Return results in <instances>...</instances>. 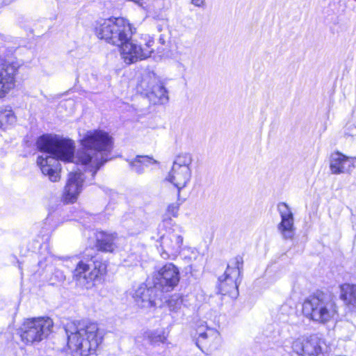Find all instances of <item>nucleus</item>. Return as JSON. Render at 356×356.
<instances>
[{
    "mask_svg": "<svg viewBox=\"0 0 356 356\" xmlns=\"http://www.w3.org/2000/svg\"><path fill=\"white\" fill-rule=\"evenodd\" d=\"M191 178V170L177 168L172 166L166 179L172 184L178 190V196L181 189L185 188Z\"/></svg>",
    "mask_w": 356,
    "mask_h": 356,
    "instance_id": "nucleus-19",
    "label": "nucleus"
},
{
    "mask_svg": "<svg viewBox=\"0 0 356 356\" xmlns=\"http://www.w3.org/2000/svg\"><path fill=\"white\" fill-rule=\"evenodd\" d=\"M84 175L81 172H70L63 193L64 201L72 203L77 199L82 190Z\"/></svg>",
    "mask_w": 356,
    "mask_h": 356,
    "instance_id": "nucleus-18",
    "label": "nucleus"
},
{
    "mask_svg": "<svg viewBox=\"0 0 356 356\" xmlns=\"http://www.w3.org/2000/svg\"><path fill=\"white\" fill-rule=\"evenodd\" d=\"M180 280L179 270L172 263H168L154 273L152 277V284L156 291L162 296L164 293L172 291Z\"/></svg>",
    "mask_w": 356,
    "mask_h": 356,
    "instance_id": "nucleus-11",
    "label": "nucleus"
},
{
    "mask_svg": "<svg viewBox=\"0 0 356 356\" xmlns=\"http://www.w3.org/2000/svg\"><path fill=\"white\" fill-rule=\"evenodd\" d=\"M16 122L13 111L8 108H0V128L6 129Z\"/></svg>",
    "mask_w": 356,
    "mask_h": 356,
    "instance_id": "nucleus-23",
    "label": "nucleus"
},
{
    "mask_svg": "<svg viewBox=\"0 0 356 356\" xmlns=\"http://www.w3.org/2000/svg\"><path fill=\"white\" fill-rule=\"evenodd\" d=\"M20 65L16 58H0V98L14 86L15 76Z\"/></svg>",
    "mask_w": 356,
    "mask_h": 356,
    "instance_id": "nucleus-13",
    "label": "nucleus"
},
{
    "mask_svg": "<svg viewBox=\"0 0 356 356\" xmlns=\"http://www.w3.org/2000/svg\"><path fill=\"white\" fill-rule=\"evenodd\" d=\"M106 273V264L96 257L87 261H80L74 270V277L80 285L90 289Z\"/></svg>",
    "mask_w": 356,
    "mask_h": 356,
    "instance_id": "nucleus-6",
    "label": "nucleus"
},
{
    "mask_svg": "<svg viewBox=\"0 0 356 356\" xmlns=\"http://www.w3.org/2000/svg\"><path fill=\"white\" fill-rule=\"evenodd\" d=\"M136 233H137V232H135V231L131 232V234H136Z\"/></svg>",
    "mask_w": 356,
    "mask_h": 356,
    "instance_id": "nucleus-34",
    "label": "nucleus"
},
{
    "mask_svg": "<svg viewBox=\"0 0 356 356\" xmlns=\"http://www.w3.org/2000/svg\"><path fill=\"white\" fill-rule=\"evenodd\" d=\"M183 299L179 295L172 296L168 301V305L170 310L177 312L181 307Z\"/></svg>",
    "mask_w": 356,
    "mask_h": 356,
    "instance_id": "nucleus-27",
    "label": "nucleus"
},
{
    "mask_svg": "<svg viewBox=\"0 0 356 356\" xmlns=\"http://www.w3.org/2000/svg\"><path fill=\"white\" fill-rule=\"evenodd\" d=\"M11 2V0H0V6L8 4Z\"/></svg>",
    "mask_w": 356,
    "mask_h": 356,
    "instance_id": "nucleus-33",
    "label": "nucleus"
},
{
    "mask_svg": "<svg viewBox=\"0 0 356 356\" xmlns=\"http://www.w3.org/2000/svg\"><path fill=\"white\" fill-rule=\"evenodd\" d=\"M348 131L346 134L350 136H356V127L353 125H350L348 127Z\"/></svg>",
    "mask_w": 356,
    "mask_h": 356,
    "instance_id": "nucleus-30",
    "label": "nucleus"
},
{
    "mask_svg": "<svg viewBox=\"0 0 356 356\" xmlns=\"http://www.w3.org/2000/svg\"><path fill=\"white\" fill-rule=\"evenodd\" d=\"M137 90L145 95L154 104H165L169 99L163 83L154 74L143 76L137 85Z\"/></svg>",
    "mask_w": 356,
    "mask_h": 356,
    "instance_id": "nucleus-10",
    "label": "nucleus"
},
{
    "mask_svg": "<svg viewBox=\"0 0 356 356\" xmlns=\"http://www.w3.org/2000/svg\"><path fill=\"white\" fill-rule=\"evenodd\" d=\"M161 295L152 286L140 285L133 293L136 303L140 307H150L154 304L156 298L161 299Z\"/></svg>",
    "mask_w": 356,
    "mask_h": 356,
    "instance_id": "nucleus-17",
    "label": "nucleus"
},
{
    "mask_svg": "<svg viewBox=\"0 0 356 356\" xmlns=\"http://www.w3.org/2000/svg\"><path fill=\"white\" fill-rule=\"evenodd\" d=\"M193 156L189 153H181L178 154L173 161L172 167L191 170Z\"/></svg>",
    "mask_w": 356,
    "mask_h": 356,
    "instance_id": "nucleus-24",
    "label": "nucleus"
},
{
    "mask_svg": "<svg viewBox=\"0 0 356 356\" xmlns=\"http://www.w3.org/2000/svg\"><path fill=\"white\" fill-rule=\"evenodd\" d=\"M183 234L179 227L167 232L160 237V248L158 250L161 257L164 259H175L183 248Z\"/></svg>",
    "mask_w": 356,
    "mask_h": 356,
    "instance_id": "nucleus-12",
    "label": "nucleus"
},
{
    "mask_svg": "<svg viewBox=\"0 0 356 356\" xmlns=\"http://www.w3.org/2000/svg\"><path fill=\"white\" fill-rule=\"evenodd\" d=\"M37 147L42 152L37 164L42 172L51 181L60 179L59 161L72 162L74 158L75 145L72 140L57 135H43L37 140Z\"/></svg>",
    "mask_w": 356,
    "mask_h": 356,
    "instance_id": "nucleus-1",
    "label": "nucleus"
},
{
    "mask_svg": "<svg viewBox=\"0 0 356 356\" xmlns=\"http://www.w3.org/2000/svg\"><path fill=\"white\" fill-rule=\"evenodd\" d=\"M337 313L335 302L327 296L320 293L310 296L302 304V314L314 322L325 324Z\"/></svg>",
    "mask_w": 356,
    "mask_h": 356,
    "instance_id": "nucleus-5",
    "label": "nucleus"
},
{
    "mask_svg": "<svg viewBox=\"0 0 356 356\" xmlns=\"http://www.w3.org/2000/svg\"><path fill=\"white\" fill-rule=\"evenodd\" d=\"M80 144L81 147L78 149L75 158L78 163L88 166L94 177L101 166L111 159L113 138L104 130L93 129L84 134Z\"/></svg>",
    "mask_w": 356,
    "mask_h": 356,
    "instance_id": "nucleus-2",
    "label": "nucleus"
},
{
    "mask_svg": "<svg viewBox=\"0 0 356 356\" xmlns=\"http://www.w3.org/2000/svg\"><path fill=\"white\" fill-rule=\"evenodd\" d=\"M277 210L281 217V222L277 225V229L284 239H292L295 234L294 218L292 211L285 202L278 203Z\"/></svg>",
    "mask_w": 356,
    "mask_h": 356,
    "instance_id": "nucleus-15",
    "label": "nucleus"
},
{
    "mask_svg": "<svg viewBox=\"0 0 356 356\" xmlns=\"http://www.w3.org/2000/svg\"><path fill=\"white\" fill-rule=\"evenodd\" d=\"M198 338L197 339L196 345L197 346L202 350V346L207 345L206 341L209 339L216 338L218 335V332L216 330L207 328L206 332L202 331L200 328L197 331Z\"/></svg>",
    "mask_w": 356,
    "mask_h": 356,
    "instance_id": "nucleus-25",
    "label": "nucleus"
},
{
    "mask_svg": "<svg viewBox=\"0 0 356 356\" xmlns=\"http://www.w3.org/2000/svg\"><path fill=\"white\" fill-rule=\"evenodd\" d=\"M65 330L69 348L81 356L94 353L102 341L103 336L95 323H70Z\"/></svg>",
    "mask_w": 356,
    "mask_h": 356,
    "instance_id": "nucleus-3",
    "label": "nucleus"
},
{
    "mask_svg": "<svg viewBox=\"0 0 356 356\" xmlns=\"http://www.w3.org/2000/svg\"><path fill=\"white\" fill-rule=\"evenodd\" d=\"M356 157L347 156L345 154L335 152L330 156V168L332 174H350L355 168Z\"/></svg>",
    "mask_w": 356,
    "mask_h": 356,
    "instance_id": "nucleus-16",
    "label": "nucleus"
},
{
    "mask_svg": "<svg viewBox=\"0 0 356 356\" xmlns=\"http://www.w3.org/2000/svg\"><path fill=\"white\" fill-rule=\"evenodd\" d=\"M180 203L178 202L171 203L167 208V213L172 217H177L179 210Z\"/></svg>",
    "mask_w": 356,
    "mask_h": 356,
    "instance_id": "nucleus-28",
    "label": "nucleus"
},
{
    "mask_svg": "<svg viewBox=\"0 0 356 356\" xmlns=\"http://www.w3.org/2000/svg\"><path fill=\"white\" fill-rule=\"evenodd\" d=\"M325 341L318 334L298 338L292 344L293 350L300 356H322Z\"/></svg>",
    "mask_w": 356,
    "mask_h": 356,
    "instance_id": "nucleus-14",
    "label": "nucleus"
},
{
    "mask_svg": "<svg viewBox=\"0 0 356 356\" xmlns=\"http://www.w3.org/2000/svg\"><path fill=\"white\" fill-rule=\"evenodd\" d=\"M243 259L240 255L232 259L227 265L224 275L218 278V292L228 295L232 298H236L238 295V279L243 269Z\"/></svg>",
    "mask_w": 356,
    "mask_h": 356,
    "instance_id": "nucleus-9",
    "label": "nucleus"
},
{
    "mask_svg": "<svg viewBox=\"0 0 356 356\" xmlns=\"http://www.w3.org/2000/svg\"><path fill=\"white\" fill-rule=\"evenodd\" d=\"M204 0H192V3L196 6H201L204 4Z\"/></svg>",
    "mask_w": 356,
    "mask_h": 356,
    "instance_id": "nucleus-32",
    "label": "nucleus"
},
{
    "mask_svg": "<svg viewBox=\"0 0 356 356\" xmlns=\"http://www.w3.org/2000/svg\"><path fill=\"white\" fill-rule=\"evenodd\" d=\"M147 337L152 345L156 346L160 343H165L167 341V336L164 331H152L147 333Z\"/></svg>",
    "mask_w": 356,
    "mask_h": 356,
    "instance_id": "nucleus-26",
    "label": "nucleus"
},
{
    "mask_svg": "<svg viewBox=\"0 0 356 356\" xmlns=\"http://www.w3.org/2000/svg\"><path fill=\"white\" fill-rule=\"evenodd\" d=\"M280 312L281 314L289 316L293 312V308L289 304L284 303L281 306L280 309Z\"/></svg>",
    "mask_w": 356,
    "mask_h": 356,
    "instance_id": "nucleus-29",
    "label": "nucleus"
},
{
    "mask_svg": "<svg viewBox=\"0 0 356 356\" xmlns=\"http://www.w3.org/2000/svg\"><path fill=\"white\" fill-rule=\"evenodd\" d=\"M154 40L149 35H143L138 40H127L121 47V56L127 64L150 57L154 52Z\"/></svg>",
    "mask_w": 356,
    "mask_h": 356,
    "instance_id": "nucleus-7",
    "label": "nucleus"
},
{
    "mask_svg": "<svg viewBox=\"0 0 356 356\" xmlns=\"http://www.w3.org/2000/svg\"><path fill=\"white\" fill-rule=\"evenodd\" d=\"M340 297L350 310L356 311V285L343 284L341 286Z\"/></svg>",
    "mask_w": 356,
    "mask_h": 356,
    "instance_id": "nucleus-21",
    "label": "nucleus"
},
{
    "mask_svg": "<svg viewBox=\"0 0 356 356\" xmlns=\"http://www.w3.org/2000/svg\"><path fill=\"white\" fill-rule=\"evenodd\" d=\"M52 327L53 321L49 317L27 319L19 329L18 333L22 341L27 344L33 343L46 338Z\"/></svg>",
    "mask_w": 356,
    "mask_h": 356,
    "instance_id": "nucleus-8",
    "label": "nucleus"
},
{
    "mask_svg": "<svg viewBox=\"0 0 356 356\" xmlns=\"http://www.w3.org/2000/svg\"><path fill=\"white\" fill-rule=\"evenodd\" d=\"M55 276H56L58 278L59 281H63L65 280V276L61 271L56 270L55 272Z\"/></svg>",
    "mask_w": 356,
    "mask_h": 356,
    "instance_id": "nucleus-31",
    "label": "nucleus"
},
{
    "mask_svg": "<svg viewBox=\"0 0 356 356\" xmlns=\"http://www.w3.org/2000/svg\"><path fill=\"white\" fill-rule=\"evenodd\" d=\"M155 163H157V161L148 156H137L134 160L129 161L132 171L138 175L143 174L145 168L149 165Z\"/></svg>",
    "mask_w": 356,
    "mask_h": 356,
    "instance_id": "nucleus-22",
    "label": "nucleus"
},
{
    "mask_svg": "<svg viewBox=\"0 0 356 356\" xmlns=\"http://www.w3.org/2000/svg\"><path fill=\"white\" fill-rule=\"evenodd\" d=\"M96 35L108 43L122 46L129 40L134 31L129 22L122 17L101 19L95 28Z\"/></svg>",
    "mask_w": 356,
    "mask_h": 356,
    "instance_id": "nucleus-4",
    "label": "nucleus"
},
{
    "mask_svg": "<svg viewBox=\"0 0 356 356\" xmlns=\"http://www.w3.org/2000/svg\"><path fill=\"white\" fill-rule=\"evenodd\" d=\"M116 238V233L99 232L96 235V247L102 252H112L116 248L115 243Z\"/></svg>",
    "mask_w": 356,
    "mask_h": 356,
    "instance_id": "nucleus-20",
    "label": "nucleus"
}]
</instances>
